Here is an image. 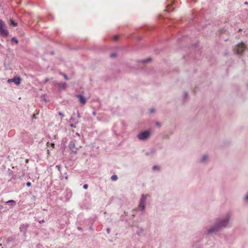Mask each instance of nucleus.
<instances>
[{
    "label": "nucleus",
    "mask_w": 248,
    "mask_h": 248,
    "mask_svg": "<svg viewBox=\"0 0 248 248\" xmlns=\"http://www.w3.org/2000/svg\"><path fill=\"white\" fill-rule=\"evenodd\" d=\"M28 227L29 225L28 224H22L20 227V232H22L24 233V234H25Z\"/></svg>",
    "instance_id": "obj_11"
},
{
    "label": "nucleus",
    "mask_w": 248,
    "mask_h": 248,
    "mask_svg": "<svg viewBox=\"0 0 248 248\" xmlns=\"http://www.w3.org/2000/svg\"><path fill=\"white\" fill-rule=\"evenodd\" d=\"M44 221L43 220H42L41 221H40V222H43Z\"/></svg>",
    "instance_id": "obj_43"
},
{
    "label": "nucleus",
    "mask_w": 248,
    "mask_h": 248,
    "mask_svg": "<svg viewBox=\"0 0 248 248\" xmlns=\"http://www.w3.org/2000/svg\"><path fill=\"white\" fill-rule=\"evenodd\" d=\"M209 160V155L207 154H203L202 155L200 159L201 163H207Z\"/></svg>",
    "instance_id": "obj_10"
},
{
    "label": "nucleus",
    "mask_w": 248,
    "mask_h": 248,
    "mask_svg": "<svg viewBox=\"0 0 248 248\" xmlns=\"http://www.w3.org/2000/svg\"><path fill=\"white\" fill-rule=\"evenodd\" d=\"M28 161H28V159H26V163H28Z\"/></svg>",
    "instance_id": "obj_40"
},
{
    "label": "nucleus",
    "mask_w": 248,
    "mask_h": 248,
    "mask_svg": "<svg viewBox=\"0 0 248 248\" xmlns=\"http://www.w3.org/2000/svg\"><path fill=\"white\" fill-rule=\"evenodd\" d=\"M153 169L154 170H159V167L157 166H153Z\"/></svg>",
    "instance_id": "obj_25"
},
{
    "label": "nucleus",
    "mask_w": 248,
    "mask_h": 248,
    "mask_svg": "<svg viewBox=\"0 0 248 248\" xmlns=\"http://www.w3.org/2000/svg\"><path fill=\"white\" fill-rule=\"evenodd\" d=\"M244 201L245 202L248 203V193L246 194V195L244 197L243 199Z\"/></svg>",
    "instance_id": "obj_17"
},
{
    "label": "nucleus",
    "mask_w": 248,
    "mask_h": 248,
    "mask_svg": "<svg viewBox=\"0 0 248 248\" xmlns=\"http://www.w3.org/2000/svg\"><path fill=\"white\" fill-rule=\"evenodd\" d=\"M51 145H52V146H53V147H54V145H55L54 143H52V144H51Z\"/></svg>",
    "instance_id": "obj_38"
},
{
    "label": "nucleus",
    "mask_w": 248,
    "mask_h": 248,
    "mask_svg": "<svg viewBox=\"0 0 248 248\" xmlns=\"http://www.w3.org/2000/svg\"><path fill=\"white\" fill-rule=\"evenodd\" d=\"M151 131L150 130H145L140 132L137 135L138 139L141 141L147 140L151 136Z\"/></svg>",
    "instance_id": "obj_3"
},
{
    "label": "nucleus",
    "mask_w": 248,
    "mask_h": 248,
    "mask_svg": "<svg viewBox=\"0 0 248 248\" xmlns=\"http://www.w3.org/2000/svg\"><path fill=\"white\" fill-rule=\"evenodd\" d=\"M246 48V46L243 43H240L238 44L235 47L234 49V52L235 53L241 55L242 52L245 50Z\"/></svg>",
    "instance_id": "obj_6"
},
{
    "label": "nucleus",
    "mask_w": 248,
    "mask_h": 248,
    "mask_svg": "<svg viewBox=\"0 0 248 248\" xmlns=\"http://www.w3.org/2000/svg\"><path fill=\"white\" fill-rule=\"evenodd\" d=\"M143 232V230L142 228H140L137 232V234L140 236Z\"/></svg>",
    "instance_id": "obj_18"
},
{
    "label": "nucleus",
    "mask_w": 248,
    "mask_h": 248,
    "mask_svg": "<svg viewBox=\"0 0 248 248\" xmlns=\"http://www.w3.org/2000/svg\"><path fill=\"white\" fill-rule=\"evenodd\" d=\"M156 125L157 126H159V127H160V126H161L160 124V123H156Z\"/></svg>",
    "instance_id": "obj_32"
},
{
    "label": "nucleus",
    "mask_w": 248,
    "mask_h": 248,
    "mask_svg": "<svg viewBox=\"0 0 248 248\" xmlns=\"http://www.w3.org/2000/svg\"><path fill=\"white\" fill-rule=\"evenodd\" d=\"M7 241H10V238H9L7 239Z\"/></svg>",
    "instance_id": "obj_41"
},
{
    "label": "nucleus",
    "mask_w": 248,
    "mask_h": 248,
    "mask_svg": "<svg viewBox=\"0 0 248 248\" xmlns=\"http://www.w3.org/2000/svg\"><path fill=\"white\" fill-rule=\"evenodd\" d=\"M76 97L78 99L80 104L84 105L86 103L87 99L83 95L81 94H76Z\"/></svg>",
    "instance_id": "obj_8"
},
{
    "label": "nucleus",
    "mask_w": 248,
    "mask_h": 248,
    "mask_svg": "<svg viewBox=\"0 0 248 248\" xmlns=\"http://www.w3.org/2000/svg\"><path fill=\"white\" fill-rule=\"evenodd\" d=\"M26 185L27 186H31V183L30 182H28L26 183Z\"/></svg>",
    "instance_id": "obj_28"
},
{
    "label": "nucleus",
    "mask_w": 248,
    "mask_h": 248,
    "mask_svg": "<svg viewBox=\"0 0 248 248\" xmlns=\"http://www.w3.org/2000/svg\"><path fill=\"white\" fill-rule=\"evenodd\" d=\"M83 187L84 189H86L88 187V185L87 184H85V185H83Z\"/></svg>",
    "instance_id": "obj_24"
},
{
    "label": "nucleus",
    "mask_w": 248,
    "mask_h": 248,
    "mask_svg": "<svg viewBox=\"0 0 248 248\" xmlns=\"http://www.w3.org/2000/svg\"><path fill=\"white\" fill-rule=\"evenodd\" d=\"M188 95V93H187V92H185V93H184V94H183V97H184V99H186V98H187V97Z\"/></svg>",
    "instance_id": "obj_20"
},
{
    "label": "nucleus",
    "mask_w": 248,
    "mask_h": 248,
    "mask_svg": "<svg viewBox=\"0 0 248 248\" xmlns=\"http://www.w3.org/2000/svg\"><path fill=\"white\" fill-rule=\"evenodd\" d=\"M150 111L151 113H153V112H155V109H153V108H151L150 109Z\"/></svg>",
    "instance_id": "obj_30"
},
{
    "label": "nucleus",
    "mask_w": 248,
    "mask_h": 248,
    "mask_svg": "<svg viewBox=\"0 0 248 248\" xmlns=\"http://www.w3.org/2000/svg\"><path fill=\"white\" fill-rule=\"evenodd\" d=\"M65 179H68V177H67V176H65Z\"/></svg>",
    "instance_id": "obj_42"
},
{
    "label": "nucleus",
    "mask_w": 248,
    "mask_h": 248,
    "mask_svg": "<svg viewBox=\"0 0 248 248\" xmlns=\"http://www.w3.org/2000/svg\"><path fill=\"white\" fill-rule=\"evenodd\" d=\"M245 4H248V2L247 1H246L245 3H244Z\"/></svg>",
    "instance_id": "obj_39"
},
{
    "label": "nucleus",
    "mask_w": 248,
    "mask_h": 248,
    "mask_svg": "<svg viewBox=\"0 0 248 248\" xmlns=\"http://www.w3.org/2000/svg\"><path fill=\"white\" fill-rule=\"evenodd\" d=\"M111 179L113 180V181H116L118 179V177L117 176V175H113L111 176Z\"/></svg>",
    "instance_id": "obj_19"
},
{
    "label": "nucleus",
    "mask_w": 248,
    "mask_h": 248,
    "mask_svg": "<svg viewBox=\"0 0 248 248\" xmlns=\"http://www.w3.org/2000/svg\"><path fill=\"white\" fill-rule=\"evenodd\" d=\"M21 81V79L19 77H15L13 78L8 79L7 82L9 83L14 82L16 85H19Z\"/></svg>",
    "instance_id": "obj_7"
},
{
    "label": "nucleus",
    "mask_w": 248,
    "mask_h": 248,
    "mask_svg": "<svg viewBox=\"0 0 248 248\" xmlns=\"http://www.w3.org/2000/svg\"><path fill=\"white\" fill-rule=\"evenodd\" d=\"M10 24L11 25H12L14 27H16L17 25V23L12 20H10Z\"/></svg>",
    "instance_id": "obj_16"
},
{
    "label": "nucleus",
    "mask_w": 248,
    "mask_h": 248,
    "mask_svg": "<svg viewBox=\"0 0 248 248\" xmlns=\"http://www.w3.org/2000/svg\"><path fill=\"white\" fill-rule=\"evenodd\" d=\"M12 40L13 41H14L16 44H17V43H18V40H17V39H16V38H15V37H13V38H12Z\"/></svg>",
    "instance_id": "obj_21"
},
{
    "label": "nucleus",
    "mask_w": 248,
    "mask_h": 248,
    "mask_svg": "<svg viewBox=\"0 0 248 248\" xmlns=\"http://www.w3.org/2000/svg\"><path fill=\"white\" fill-rule=\"evenodd\" d=\"M148 195L142 194L139 201L138 209L143 212L145 208Z\"/></svg>",
    "instance_id": "obj_2"
},
{
    "label": "nucleus",
    "mask_w": 248,
    "mask_h": 248,
    "mask_svg": "<svg viewBox=\"0 0 248 248\" xmlns=\"http://www.w3.org/2000/svg\"><path fill=\"white\" fill-rule=\"evenodd\" d=\"M115 56H116L115 53H112L110 55V57L111 58L114 57H115Z\"/></svg>",
    "instance_id": "obj_26"
},
{
    "label": "nucleus",
    "mask_w": 248,
    "mask_h": 248,
    "mask_svg": "<svg viewBox=\"0 0 248 248\" xmlns=\"http://www.w3.org/2000/svg\"><path fill=\"white\" fill-rule=\"evenodd\" d=\"M118 37H118V36H117V35H115V36H113V39L114 40H115V41H116V40H118Z\"/></svg>",
    "instance_id": "obj_22"
},
{
    "label": "nucleus",
    "mask_w": 248,
    "mask_h": 248,
    "mask_svg": "<svg viewBox=\"0 0 248 248\" xmlns=\"http://www.w3.org/2000/svg\"><path fill=\"white\" fill-rule=\"evenodd\" d=\"M8 35V31L6 29V27L4 22L0 19V35L3 37H6Z\"/></svg>",
    "instance_id": "obj_4"
},
{
    "label": "nucleus",
    "mask_w": 248,
    "mask_h": 248,
    "mask_svg": "<svg viewBox=\"0 0 248 248\" xmlns=\"http://www.w3.org/2000/svg\"><path fill=\"white\" fill-rule=\"evenodd\" d=\"M232 213L228 212L223 216L217 217L215 222L221 229L230 228L232 226Z\"/></svg>",
    "instance_id": "obj_1"
},
{
    "label": "nucleus",
    "mask_w": 248,
    "mask_h": 248,
    "mask_svg": "<svg viewBox=\"0 0 248 248\" xmlns=\"http://www.w3.org/2000/svg\"><path fill=\"white\" fill-rule=\"evenodd\" d=\"M3 209V206L2 205L0 204V211Z\"/></svg>",
    "instance_id": "obj_29"
},
{
    "label": "nucleus",
    "mask_w": 248,
    "mask_h": 248,
    "mask_svg": "<svg viewBox=\"0 0 248 248\" xmlns=\"http://www.w3.org/2000/svg\"><path fill=\"white\" fill-rule=\"evenodd\" d=\"M70 127H74V128H76V125H75V124H70Z\"/></svg>",
    "instance_id": "obj_27"
},
{
    "label": "nucleus",
    "mask_w": 248,
    "mask_h": 248,
    "mask_svg": "<svg viewBox=\"0 0 248 248\" xmlns=\"http://www.w3.org/2000/svg\"><path fill=\"white\" fill-rule=\"evenodd\" d=\"M70 121L75 122L76 124L78 123V121L77 120H76L75 118L73 115L71 117Z\"/></svg>",
    "instance_id": "obj_15"
},
{
    "label": "nucleus",
    "mask_w": 248,
    "mask_h": 248,
    "mask_svg": "<svg viewBox=\"0 0 248 248\" xmlns=\"http://www.w3.org/2000/svg\"><path fill=\"white\" fill-rule=\"evenodd\" d=\"M58 86L61 89H65L66 87V84L65 82L60 83L58 84Z\"/></svg>",
    "instance_id": "obj_13"
},
{
    "label": "nucleus",
    "mask_w": 248,
    "mask_h": 248,
    "mask_svg": "<svg viewBox=\"0 0 248 248\" xmlns=\"http://www.w3.org/2000/svg\"><path fill=\"white\" fill-rule=\"evenodd\" d=\"M63 77H64V78L65 79H68V78H67V77L66 76V75H65V74H63Z\"/></svg>",
    "instance_id": "obj_31"
},
{
    "label": "nucleus",
    "mask_w": 248,
    "mask_h": 248,
    "mask_svg": "<svg viewBox=\"0 0 248 248\" xmlns=\"http://www.w3.org/2000/svg\"><path fill=\"white\" fill-rule=\"evenodd\" d=\"M76 135L77 136H78V137H80V134H79L78 133H76Z\"/></svg>",
    "instance_id": "obj_36"
},
{
    "label": "nucleus",
    "mask_w": 248,
    "mask_h": 248,
    "mask_svg": "<svg viewBox=\"0 0 248 248\" xmlns=\"http://www.w3.org/2000/svg\"><path fill=\"white\" fill-rule=\"evenodd\" d=\"M107 232L108 233L109 232V229H107Z\"/></svg>",
    "instance_id": "obj_37"
},
{
    "label": "nucleus",
    "mask_w": 248,
    "mask_h": 248,
    "mask_svg": "<svg viewBox=\"0 0 248 248\" xmlns=\"http://www.w3.org/2000/svg\"><path fill=\"white\" fill-rule=\"evenodd\" d=\"M69 147L72 153L75 154L77 153L78 148L75 146L74 141H71L70 142Z\"/></svg>",
    "instance_id": "obj_9"
},
{
    "label": "nucleus",
    "mask_w": 248,
    "mask_h": 248,
    "mask_svg": "<svg viewBox=\"0 0 248 248\" xmlns=\"http://www.w3.org/2000/svg\"><path fill=\"white\" fill-rule=\"evenodd\" d=\"M56 167H57V168H58V169L59 170V171H60V168H61L60 166L57 165V166H56Z\"/></svg>",
    "instance_id": "obj_35"
},
{
    "label": "nucleus",
    "mask_w": 248,
    "mask_h": 248,
    "mask_svg": "<svg viewBox=\"0 0 248 248\" xmlns=\"http://www.w3.org/2000/svg\"><path fill=\"white\" fill-rule=\"evenodd\" d=\"M58 114L60 116L62 117V118L64 116V114L61 112H59Z\"/></svg>",
    "instance_id": "obj_23"
},
{
    "label": "nucleus",
    "mask_w": 248,
    "mask_h": 248,
    "mask_svg": "<svg viewBox=\"0 0 248 248\" xmlns=\"http://www.w3.org/2000/svg\"><path fill=\"white\" fill-rule=\"evenodd\" d=\"M150 61H151V58H148L147 59H144V60H140V61H139V62H140L145 63V62H149Z\"/></svg>",
    "instance_id": "obj_14"
},
{
    "label": "nucleus",
    "mask_w": 248,
    "mask_h": 248,
    "mask_svg": "<svg viewBox=\"0 0 248 248\" xmlns=\"http://www.w3.org/2000/svg\"><path fill=\"white\" fill-rule=\"evenodd\" d=\"M221 229L217 225V223L215 222L214 225L210 227L207 229V234H213L217 233L218 232L220 231Z\"/></svg>",
    "instance_id": "obj_5"
},
{
    "label": "nucleus",
    "mask_w": 248,
    "mask_h": 248,
    "mask_svg": "<svg viewBox=\"0 0 248 248\" xmlns=\"http://www.w3.org/2000/svg\"><path fill=\"white\" fill-rule=\"evenodd\" d=\"M78 118H80V115L79 112H78Z\"/></svg>",
    "instance_id": "obj_34"
},
{
    "label": "nucleus",
    "mask_w": 248,
    "mask_h": 248,
    "mask_svg": "<svg viewBox=\"0 0 248 248\" xmlns=\"http://www.w3.org/2000/svg\"><path fill=\"white\" fill-rule=\"evenodd\" d=\"M4 203L6 204H9L11 207L15 206L16 204V201L13 200L5 202Z\"/></svg>",
    "instance_id": "obj_12"
},
{
    "label": "nucleus",
    "mask_w": 248,
    "mask_h": 248,
    "mask_svg": "<svg viewBox=\"0 0 248 248\" xmlns=\"http://www.w3.org/2000/svg\"><path fill=\"white\" fill-rule=\"evenodd\" d=\"M93 116H95L96 115V113L95 111H93Z\"/></svg>",
    "instance_id": "obj_33"
}]
</instances>
